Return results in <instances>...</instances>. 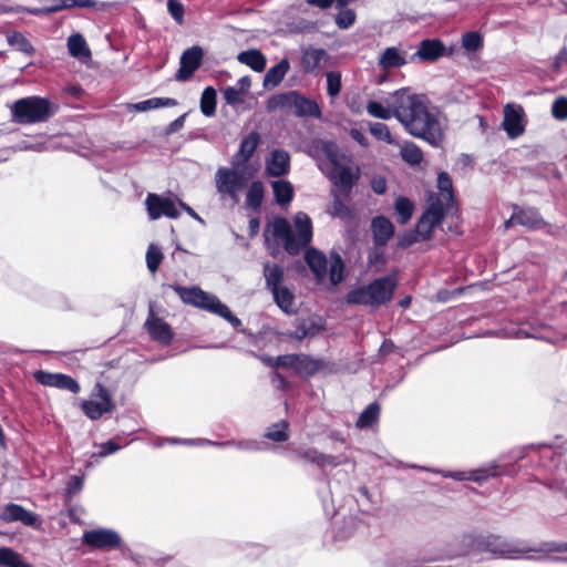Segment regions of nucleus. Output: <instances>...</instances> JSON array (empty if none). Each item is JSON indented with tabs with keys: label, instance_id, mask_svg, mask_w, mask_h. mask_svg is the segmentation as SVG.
Instances as JSON below:
<instances>
[{
	"label": "nucleus",
	"instance_id": "1",
	"mask_svg": "<svg viewBox=\"0 0 567 567\" xmlns=\"http://www.w3.org/2000/svg\"><path fill=\"white\" fill-rule=\"evenodd\" d=\"M393 116L413 136L423 138L436 146L443 137L440 122L435 114L430 112L424 95L412 94L408 89L395 91L391 95Z\"/></svg>",
	"mask_w": 567,
	"mask_h": 567
},
{
	"label": "nucleus",
	"instance_id": "37",
	"mask_svg": "<svg viewBox=\"0 0 567 567\" xmlns=\"http://www.w3.org/2000/svg\"><path fill=\"white\" fill-rule=\"evenodd\" d=\"M394 208L399 224L405 225L412 218L415 206L410 198L400 196L395 199Z\"/></svg>",
	"mask_w": 567,
	"mask_h": 567
},
{
	"label": "nucleus",
	"instance_id": "44",
	"mask_svg": "<svg viewBox=\"0 0 567 567\" xmlns=\"http://www.w3.org/2000/svg\"><path fill=\"white\" fill-rule=\"evenodd\" d=\"M401 156L404 162H406L408 164H410L412 166L420 165L423 161L422 150L412 142L405 143L402 146Z\"/></svg>",
	"mask_w": 567,
	"mask_h": 567
},
{
	"label": "nucleus",
	"instance_id": "38",
	"mask_svg": "<svg viewBox=\"0 0 567 567\" xmlns=\"http://www.w3.org/2000/svg\"><path fill=\"white\" fill-rule=\"evenodd\" d=\"M380 410L379 403H370L358 417L355 425L360 429L370 427L372 424L378 422Z\"/></svg>",
	"mask_w": 567,
	"mask_h": 567
},
{
	"label": "nucleus",
	"instance_id": "58",
	"mask_svg": "<svg viewBox=\"0 0 567 567\" xmlns=\"http://www.w3.org/2000/svg\"><path fill=\"white\" fill-rule=\"evenodd\" d=\"M84 480L82 476L72 475L66 483L65 496L72 498L74 495L80 493L83 488Z\"/></svg>",
	"mask_w": 567,
	"mask_h": 567
},
{
	"label": "nucleus",
	"instance_id": "54",
	"mask_svg": "<svg viewBox=\"0 0 567 567\" xmlns=\"http://www.w3.org/2000/svg\"><path fill=\"white\" fill-rule=\"evenodd\" d=\"M434 228L435 226L432 225L429 219L424 218V216L421 215L415 225L414 230L417 233L421 240L425 241L432 238Z\"/></svg>",
	"mask_w": 567,
	"mask_h": 567
},
{
	"label": "nucleus",
	"instance_id": "50",
	"mask_svg": "<svg viewBox=\"0 0 567 567\" xmlns=\"http://www.w3.org/2000/svg\"><path fill=\"white\" fill-rule=\"evenodd\" d=\"M483 38L476 31H470L463 34L462 45L465 50L474 52L483 48Z\"/></svg>",
	"mask_w": 567,
	"mask_h": 567
},
{
	"label": "nucleus",
	"instance_id": "46",
	"mask_svg": "<svg viewBox=\"0 0 567 567\" xmlns=\"http://www.w3.org/2000/svg\"><path fill=\"white\" fill-rule=\"evenodd\" d=\"M329 213L331 216L343 220H348L353 217L351 208L341 199L338 193H333V200Z\"/></svg>",
	"mask_w": 567,
	"mask_h": 567
},
{
	"label": "nucleus",
	"instance_id": "20",
	"mask_svg": "<svg viewBox=\"0 0 567 567\" xmlns=\"http://www.w3.org/2000/svg\"><path fill=\"white\" fill-rule=\"evenodd\" d=\"M329 55L324 49L307 48L302 50L300 64L302 70L309 74H318L321 63L328 60Z\"/></svg>",
	"mask_w": 567,
	"mask_h": 567
},
{
	"label": "nucleus",
	"instance_id": "52",
	"mask_svg": "<svg viewBox=\"0 0 567 567\" xmlns=\"http://www.w3.org/2000/svg\"><path fill=\"white\" fill-rule=\"evenodd\" d=\"M163 260L162 251L155 246L150 245L146 252V264L151 272H155Z\"/></svg>",
	"mask_w": 567,
	"mask_h": 567
},
{
	"label": "nucleus",
	"instance_id": "28",
	"mask_svg": "<svg viewBox=\"0 0 567 567\" xmlns=\"http://www.w3.org/2000/svg\"><path fill=\"white\" fill-rule=\"evenodd\" d=\"M406 62L404 53L396 47L386 48L379 58V66L384 71L402 68Z\"/></svg>",
	"mask_w": 567,
	"mask_h": 567
},
{
	"label": "nucleus",
	"instance_id": "36",
	"mask_svg": "<svg viewBox=\"0 0 567 567\" xmlns=\"http://www.w3.org/2000/svg\"><path fill=\"white\" fill-rule=\"evenodd\" d=\"M276 202L285 206L289 204L293 198L292 184L285 179H278L271 184Z\"/></svg>",
	"mask_w": 567,
	"mask_h": 567
},
{
	"label": "nucleus",
	"instance_id": "29",
	"mask_svg": "<svg viewBox=\"0 0 567 567\" xmlns=\"http://www.w3.org/2000/svg\"><path fill=\"white\" fill-rule=\"evenodd\" d=\"M324 327L316 321L302 319L295 331H287L282 334L291 340L301 341L307 337H315L318 332L323 330Z\"/></svg>",
	"mask_w": 567,
	"mask_h": 567
},
{
	"label": "nucleus",
	"instance_id": "21",
	"mask_svg": "<svg viewBox=\"0 0 567 567\" xmlns=\"http://www.w3.org/2000/svg\"><path fill=\"white\" fill-rule=\"evenodd\" d=\"M371 230L375 246H385L394 235V225L384 216H377L371 221Z\"/></svg>",
	"mask_w": 567,
	"mask_h": 567
},
{
	"label": "nucleus",
	"instance_id": "3",
	"mask_svg": "<svg viewBox=\"0 0 567 567\" xmlns=\"http://www.w3.org/2000/svg\"><path fill=\"white\" fill-rule=\"evenodd\" d=\"M396 286L395 276L386 275L372 280L369 285L350 290L344 301L348 305L369 306L377 309L392 300Z\"/></svg>",
	"mask_w": 567,
	"mask_h": 567
},
{
	"label": "nucleus",
	"instance_id": "63",
	"mask_svg": "<svg viewBox=\"0 0 567 567\" xmlns=\"http://www.w3.org/2000/svg\"><path fill=\"white\" fill-rule=\"evenodd\" d=\"M317 452H318L317 449L310 447V449H307V450H297V451H295V455L298 458L303 460L307 463L313 464L315 456H316Z\"/></svg>",
	"mask_w": 567,
	"mask_h": 567
},
{
	"label": "nucleus",
	"instance_id": "30",
	"mask_svg": "<svg viewBox=\"0 0 567 567\" xmlns=\"http://www.w3.org/2000/svg\"><path fill=\"white\" fill-rule=\"evenodd\" d=\"M326 365V361L322 359H316L309 354L298 353L296 371L305 373L307 377H313L316 373L323 370Z\"/></svg>",
	"mask_w": 567,
	"mask_h": 567
},
{
	"label": "nucleus",
	"instance_id": "18",
	"mask_svg": "<svg viewBox=\"0 0 567 567\" xmlns=\"http://www.w3.org/2000/svg\"><path fill=\"white\" fill-rule=\"evenodd\" d=\"M512 220L529 229H540L547 225L539 210L533 207L519 208L515 206Z\"/></svg>",
	"mask_w": 567,
	"mask_h": 567
},
{
	"label": "nucleus",
	"instance_id": "35",
	"mask_svg": "<svg viewBox=\"0 0 567 567\" xmlns=\"http://www.w3.org/2000/svg\"><path fill=\"white\" fill-rule=\"evenodd\" d=\"M446 215L444 204L440 197H432L430 205L424 210L422 216L429 219L435 227L441 225Z\"/></svg>",
	"mask_w": 567,
	"mask_h": 567
},
{
	"label": "nucleus",
	"instance_id": "59",
	"mask_svg": "<svg viewBox=\"0 0 567 567\" xmlns=\"http://www.w3.org/2000/svg\"><path fill=\"white\" fill-rule=\"evenodd\" d=\"M298 353L282 354L276 357L277 367L282 369H297Z\"/></svg>",
	"mask_w": 567,
	"mask_h": 567
},
{
	"label": "nucleus",
	"instance_id": "10",
	"mask_svg": "<svg viewBox=\"0 0 567 567\" xmlns=\"http://www.w3.org/2000/svg\"><path fill=\"white\" fill-rule=\"evenodd\" d=\"M247 179L241 172L220 167L216 173V188L223 196L238 200V192L246 186Z\"/></svg>",
	"mask_w": 567,
	"mask_h": 567
},
{
	"label": "nucleus",
	"instance_id": "19",
	"mask_svg": "<svg viewBox=\"0 0 567 567\" xmlns=\"http://www.w3.org/2000/svg\"><path fill=\"white\" fill-rule=\"evenodd\" d=\"M0 518L7 523L21 522L25 526H34L38 522L35 514L14 503L4 506Z\"/></svg>",
	"mask_w": 567,
	"mask_h": 567
},
{
	"label": "nucleus",
	"instance_id": "34",
	"mask_svg": "<svg viewBox=\"0 0 567 567\" xmlns=\"http://www.w3.org/2000/svg\"><path fill=\"white\" fill-rule=\"evenodd\" d=\"M237 59L240 63L248 65L255 72H262L266 68L265 55L256 49L240 52Z\"/></svg>",
	"mask_w": 567,
	"mask_h": 567
},
{
	"label": "nucleus",
	"instance_id": "51",
	"mask_svg": "<svg viewBox=\"0 0 567 567\" xmlns=\"http://www.w3.org/2000/svg\"><path fill=\"white\" fill-rule=\"evenodd\" d=\"M327 93L329 96L334 97L341 92L342 82H341V73L330 71L327 72Z\"/></svg>",
	"mask_w": 567,
	"mask_h": 567
},
{
	"label": "nucleus",
	"instance_id": "16",
	"mask_svg": "<svg viewBox=\"0 0 567 567\" xmlns=\"http://www.w3.org/2000/svg\"><path fill=\"white\" fill-rule=\"evenodd\" d=\"M511 473V470L506 465H491L488 467L474 470L470 472L468 475H466L464 472H453L449 476L458 481L468 480L473 482H483L488 480L489 477H495L498 475H509Z\"/></svg>",
	"mask_w": 567,
	"mask_h": 567
},
{
	"label": "nucleus",
	"instance_id": "41",
	"mask_svg": "<svg viewBox=\"0 0 567 567\" xmlns=\"http://www.w3.org/2000/svg\"><path fill=\"white\" fill-rule=\"evenodd\" d=\"M217 94L214 87L207 86L200 97V111L205 116H213L216 113Z\"/></svg>",
	"mask_w": 567,
	"mask_h": 567
},
{
	"label": "nucleus",
	"instance_id": "26",
	"mask_svg": "<svg viewBox=\"0 0 567 567\" xmlns=\"http://www.w3.org/2000/svg\"><path fill=\"white\" fill-rule=\"evenodd\" d=\"M311 4H316L321 9L331 8L333 3H336V9L338 10V14L336 17V23L340 29L350 28L355 21V12L352 9H348L346 6L349 2H310Z\"/></svg>",
	"mask_w": 567,
	"mask_h": 567
},
{
	"label": "nucleus",
	"instance_id": "61",
	"mask_svg": "<svg viewBox=\"0 0 567 567\" xmlns=\"http://www.w3.org/2000/svg\"><path fill=\"white\" fill-rule=\"evenodd\" d=\"M224 99L228 104L235 105L243 102L241 92L233 86H228L223 91Z\"/></svg>",
	"mask_w": 567,
	"mask_h": 567
},
{
	"label": "nucleus",
	"instance_id": "17",
	"mask_svg": "<svg viewBox=\"0 0 567 567\" xmlns=\"http://www.w3.org/2000/svg\"><path fill=\"white\" fill-rule=\"evenodd\" d=\"M522 106L506 105L504 109L503 127L512 138L518 137L524 133Z\"/></svg>",
	"mask_w": 567,
	"mask_h": 567
},
{
	"label": "nucleus",
	"instance_id": "33",
	"mask_svg": "<svg viewBox=\"0 0 567 567\" xmlns=\"http://www.w3.org/2000/svg\"><path fill=\"white\" fill-rule=\"evenodd\" d=\"M290 64L288 59H282L276 65L271 66L265 74V87L277 86L284 80L286 73L289 71Z\"/></svg>",
	"mask_w": 567,
	"mask_h": 567
},
{
	"label": "nucleus",
	"instance_id": "53",
	"mask_svg": "<svg viewBox=\"0 0 567 567\" xmlns=\"http://www.w3.org/2000/svg\"><path fill=\"white\" fill-rule=\"evenodd\" d=\"M313 464L323 471L328 466L337 467L341 465L342 462L334 455L324 454L318 451L315 456Z\"/></svg>",
	"mask_w": 567,
	"mask_h": 567
},
{
	"label": "nucleus",
	"instance_id": "14",
	"mask_svg": "<svg viewBox=\"0 0 567 567\" xmlns=\"http://www.w3.org/2000/svg\"><path fill=\"white\" fill-rule=\"evenodd\" d=\"M204 50L199 45L186 49L179 58V81H188L200 68Z\"/></svg>",
	"mask_w": 567,
	"mask_h": 567
},
{
	"label": "nucleus",
	"instance_id": "23",
	"mask_svg": "<svg viewBox=\"0 0 567 567\" xmlns=\"http://www.w3.org/2000/svg\"><path fill=\"white\" fill-rule=\"evenodd\" d=\"M445 45L439 39H425L421 41L414 56L425 62H434L445 54Z\"/></svg>",
	"mask_w": 567,
	"mask_h": 567
},
{
	"label": "nucleus",
	"instance_id": "27",
	"mask_svg": "<svg viewBox=\"0 0 567 567\" xmlns=\"http://www.w3.org/2000/svg\"><path fill=\"white\" fill-rule=\"evenodd\" d=\"M261 142L260 134L256 131L250 132L241 142L235 158L238 163L246 164L256 152Z\"/></svg>",
	"mask_w": 567,
	"mask_h": 567
},
{
	"label": "nucleus",
	"instance_id": "32",
	"mask_svg": "<svg viewBox=\"0 0 567 567\" xmlns=\"http://www.w3.org/2000/svg\"><path fill=\"white\" fill-rule=\"evenodd\" d=\"M264 276L266 280V288L274 291L281 287L280 284L285 278V271L278 264H270L269 261L264 265Z\"/></svg>",
	"mask_w": 567,
	"mask_h": 567
},
{
	"label": "nucleus",
	"instance_id": "4",
	"mask_svg": "<svg viewBox=\"0 0 567 567\" xmlns=\"http://www.w3.org/2000/svg\"><path fill=\"white\" fill-rule=\"evenodd\" d=\"M462 543L466 546V549L460 553L462 555H466L472 551H478L491 553L492 555L502 558H516L519 555L528 551L526 547H522L516 543L508 542L498 535H465L462 539Z\"/></svg>",
	"mask_w": 567,
	"mask_h": 567
},
{
	"label": "nucleus",
	"instance_id": "48",
	"mask_svg": "<svg viewBox=\"0 0 567 567\" xmlns=\"http://www.w3.org/2000/svg\"><path fill=\"white\" fill-rule=\"evenodd\" d=\"M370 133L374 138L378 141H383L388 144H396L395 140L393 138L390 128L386 124L381 122H375L370 124Z\"/></svg>",
	"mask_w": 567,
	"mask_h": 567
},
{
	"label": "nucleus",
	"instance_id": "43",
	"mask_svg": "<svg viewBox=\"0 0 567 567\" xmlns=\"http://www.w3.org/2000/svg\"><path fill=\"white\" fill-rule=\"evenodd\" d=\"M7 40L11 47L28 55H32L34 53V48L31 42L19 31L10 32L7 35Z\"/></svg>",
	"mask_w": 567,
	"mask_h": 567
},
{
	"label": "nucleus",
	"instance_id": "60",
	"mask_svg": "<svg viewBox=\"0 0 567 567\" xmlns=\"http://www.w3.org/2000/svg\"><path fill=\"white\" fill-rule=\"evenodd\" d=\"M419 240H421V238L419 237L417 233L415 230H410L404 234H401L398 237V246L405 249L412 246L413 244L417 243Z\"/></svg>",
	"mask_w": 567,
	"mask_h": 567
},
{
	"label": "nucleus",
	"instance_id": "25",
	"mask_svg": "<svg viewBox=\"0 0 567 567\" xmlns=\"http://www.w3.org/2000/svg\"><path fill=\"white\" fill-rule=\"evenodd\" d=\"M305 261L318 281L324 279L327 275V257L317 248L310 247L305 252Z\"/></svg>",
	"mask_w": 567,
	"mask_h": 567
},
{
	"label": "nucleus",
	"instance_id": "56",
	"mask_svg": "<svg viewBox=\"0 0 567 567\" xmlns=\"http://www.w3.org/2000/svg\"><path fill=\"white\" fill-rule=\"evenodd\" d=\"M20 555L8 547H0V567H16Z\"/></svg>",
	"mask_w": 567,
	"mask_h": 567
},
{
	"label": "nucleus",
	"instance_id": "15",
	"mask_svg": "<svg viewBox=\"0 0 567 567\" xmlns=\"http://www.w3.org/2000/svg\"><path fill=\"white\" fill-rule=\"evenodd\" d=\"M145 203L151 219H157L162 216L177 217V208L171 199L162 198L156 194H148Z\"/></svg>",
	"mask_w": 567,
	"mask_h": 567
},
{
	"label": "nucleus",
	"instance_id": "42",
	"mask_svg": "<svg viewBox=\"0 0 567 567\" xmlns=\"http://www.w3.org/2000/svg\"><path fill=\"white\" fill-rule=\"evenodd\" d=\"M288 429H289L288 422L280 421L278 423L271 424L267 429L264 436L274 442H278V443L286 442L289 439Z\"/></svg>",
	"mask_w": 567,
	"mask_h": 567
},
{
	"label": "nucleus",
	"instance_id": "49",
	"mask_svg": "<svg viewBox=\"0 0 567 567\" xmlns=\"http://www.w3.org/2000/svg\"><path fill=\"white\" fill-rule=\"evenodd\" d=\"M344 262L339 254L332 255V261L329 269V278L332 285H338L343 280Z\"/></svg>",
	"mask_w": 567,
	"mask_h": 567
},
{
	"label": "nucleus",
	"instance_id": "24",
	"mask_svg": "<svg viewBox=\"0 0 567 567\" xmlns=\"http://www.w3.org/2000/svg\"><path fill=\"white\" fill-rule=\"evenodd\" d=\"M290 168V156L285 150H275L267 162L266 171L269 176L279 177L286 175Z\"/></svg>",
	"mask_w": 567,
	"mask_h": 567
},
{
	"label": "nucleus",
	"instance_id": "39",
	"mask_svg": "<svg viewBox=\"0 0 567 567\" xmlns=\"http://www.w3.org/2000/svg\"><path fill=\"white\" fill-rule=\"evenodd\" d=\"M265 194V187L261 181H254L247 192L246 202L252 209H259Z\"/></svg>",
	"mask_w": 567,
	"mask_h": 567
},
{
	"label": "nucleus",
	"instance_id": "47",
	"mask_svg": "<svg viewBox=\"0 0 567 567\" xmlns=\"http://www.w3.org/2000/svg\"><path fill=\"white\" fill-rule=\"evenodd\" d=\"M368 113L377 118L389 120L393 116V109L391 106V96L388 101V107H384L380 102L370 101L367 104Z\"/></svg>",
	"mask_w": 567,
	"mask_h": 567
},
{
	"label": "nucleus",
	"instance_id": "22",
	"mask_svg": "<svg viewBox=\"0 0 567 567\" xmlns=\"http://www.w3.org/2000/svg\"><path fill=\"white\" fill-rule=\"evenodd\" d=\"M145 327L152 339L162 344L171 343L173 339V331L162 318H157L153 312H151L150 318L145 322Z\"/></svg>",
	"mask_w": 567,
	"mask_h": 567
},
{
	"label": "nucleus",
	"instance_id": "5",
	"mask_svg": "<svg viewBox=\"0 0 567 567\" xmlns=\"http://www.w3.org/2000/svg\"><path fill=\"white\" fill-rule=\"evenodd\" d=\"M179 298L185 303H189L224 318L234 328L241 326V320L236 317L225 303H223L216 296L208 293L198 287H179Z\"/></svg>",
	"mask_w": 567,
	"mask_h": 567
},
{
	"label": "nucleus",
	"instance_id": "7",
	"mask_svg": "<svg viewBox=\"0 0 567 567\" xmlns=\"http://www.w3.org/2000/svg\"><path fill=\"white\" fill-rule=\"evenodd\" d=\"M268 109L291 111L297 117L321 116V110L318 103L296 91H289L270 97L268 101Z\"/></svg>",
	"mask_w": 567,
	"mask_h": 567
},
{
	"label": "nucleus",
	"instance_id": "6",
	"mask_svg": "<svg viewBox=\"0 0 567 567\" xmlns=\"http://www.w3.org/2000/svg\"><path fill=\"white\" fill-rule=\"evenodd\" d=\"M52 115L49 100L28 96L17 100L11 106L12 121L18 124H34L48 121Z\"/></svg>",
	"mask_w": 567,
	"mask_h": 567
},
{
	"label": "nucleus",
	"instance_id": "40",
	"mask_svg": "<svg viewBox=\"0 0 567 567\" xmlns=\"http://www.w3.org/2000/svg\"><path fill=\"white\" fill-rule=\"evenodd\" d=\"M69 52L74 58L89 56L91 54L85 39L80 34H72L68 39Z\"/></svg>",
	"mask_w": 567,
	"mask_h": 567
},
{
	"label": "nucleus",
	"instance_id": "45",
	"mask_svg": "<svg viewBox=\"0 0 567 567\" xmlns=\"http://www.w3.org/2000/svg\"><path fill=\"white\" fill-rule=\"evenodd\" d=\"M176 105V101L169 97H152L133 105L135 111L145 112L153 109L164 107V106H174Z\"/></svg>",
	"mask_w": 567,
	"mask_h": 567
},
{
	"label": "nucleus",
	"instance_id": "64",
	"mask_svg": "<svg viewBox=\"0 0 567 567\" xmlns=\"http://www.w3.org/2000/svg\"><path fill=\"white\" fill-rule=\"evenodd\" d=\"M464 291V288H456L453 291H449L446 289L440 290L437 292V300L441 302H446L451 298L461 295Z\"/></svg>",
	"mask_w": 567,
	"mask_h": 567
},
{
	"label": "nucleus",
	"instance_id": "31",
	"mask_svg": "<svg viewBox=\"0 0 567 567\" xmlns=\"http://www.w3.org/2000/svg\"><path fill=\"white\" fill-rule=\"evenodd\" d=\"M276 305L287 315L297 313L295 308V295L287 287H279L271 291Z\"/></svg>",
	"mask_w": 567,
	"mask_h": 567
},
{
	"label": "nucleus",
	"instance_id": "2",
	"mask_svg": "<svg viewBox=\"0 0 567 567\" xmlns=\"http://www.w3.org/2000/svg\"><path fill=\"white\" fill-rule=\"evenodd\" d=\"M297 235L293 234L285 217H276L272 221L271 234L282 244L284 249L291 256H297L312 240V223L305 213H298L295 218Z\"/></svg>",
	"mask_w": 567,
	"mask_h": 567
},
{
	"label": "nucleus",
	"instance_id": "9",
	"mask_svg": "<svg viewBox=\"0 0 567 567\" xmlns=\"http://www.w3.org/2000/svg\"><path fill=\"white\" fill-rule=\"evenodd\" d=\"M328 157L332 164L329 179L334 186L344 192L346 197H349L353 186L360 178V169L357 167V169L353 171L350 166L339 163L334 154L329 153Z\"/></svg>",
	"mask_w": 567,
	"mask_h": 567
},
{
	"label": "nucleus",
	"instance_id": "11",
	"mask_svg": "<svg viewBox=\"0 0 567 567\" xmlns=\"http://www.w3.org/2000/svg\"><path fill=\"white\" fill-rule=\"evenodd\" d=\"M82 544L92 549L112 550L121 547L122 539L113 529L96 528L83 533Z\"/></svg>",
	"mask_w": 567,
	"mask_h": 567
},
{
	"label": "nucleus",
	"instance_id": "8",
	"mask_svg": "<svg viewBox=\"0 0 567 567\" xmlns=\"http://www.w3.org/2000/svg\"><path fill=\"white\" fill-rule=\"evenodd\" d=\"M116 409L112 392L101 382H96L91 391V399L83 400L81 410L92 421L100 420L104 414Z\"/></svg>",
	"mask_w": 567,
	"mask_h": 567
},
{
	"label": "nucleus",
	"instance_id": "55",
	"mask_svg": "<svg viewBox=\"0 0 567 567\" xmlns=\"http://www.w3.org/2000/svg\"><path fill=\"white\" fill-rule=\"evenodd\" d=\"M437 187L443 194H447L450 200L454 199L453 182L446 172H441L437 176Z\"/></svg>",
	"mask_w": 567,
	"mask_h": 567
},
{
	"label": "nucleus",
	"instance_id": "62",
	"mask_svg": "<svg viewBox=\"0 0 567 567\" xmlns=\"http://www.w3.org/2000/svg\"><path fill=\"white\" fill-rule=\"evenodd\" d=\"M371 188L378 195L384 194L386 192V179L383 176H374L371 181Z\"/></svg>",
	"mask_w": 567,
	"mask_h": 567
},
{
	"label": "nucleus",
	"instance_id": "57",
	"mask_svg": "<svg viewBox=\"0 0 567 567\" xmlns=\"http://www.w3.org/2000/svg\"><path fill=\"white\" fill-rule=\"evenodd\" d=\"M551 114L556 120H567V97H557L551 105Z\"/></svg>",
	"mask_w": 567,
	"mask_h": 567
},
{
	"label": "nucleus",
	"instance_id": "12",
	"mask_svg": "<svg viewBox=\"0 0 567 567\" xmlns=\"http://www.w3.org/2000/svg\"><path fill=\"white\" fill-rule=\"evenodd\" d=\"M33 379L43 386L66 390L73 394H78L81 391L79 382L71 375L64 373L38 370L33 372Z\"/></svg>",
	"mask_w": 567,
	"mask_h": 567
},
{
	"label": "nucleus",
	"instance_id": "13",
	"mask_svg": "<svg viewBox=\"0 0 567 567\" xmlns=\"http://www.w3.org/2000/svg\"><path fill=\"white\" fill-rule=\"evenodd\" d=\"M74 7H81V8H94L99 10H104L106 7V2H58L54 6L45 7V8H22L17 7V9H13L12 7L2 6L0 4V12H9V11H28L29 13L40 16V14H50L54 12H59L62 10H66Z\"/></svg>",
	"mask_w": 567,
	"mask_h": 567
}]
</instances>
